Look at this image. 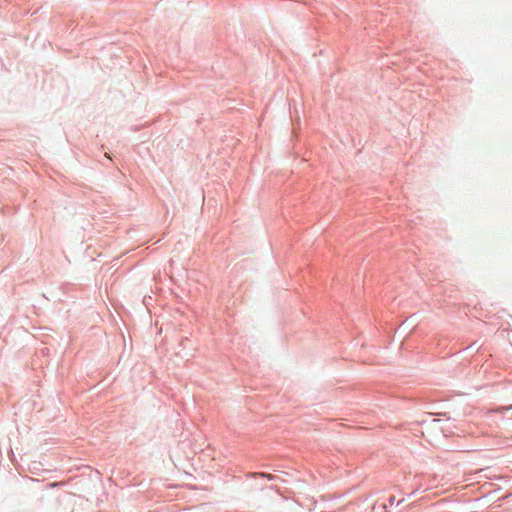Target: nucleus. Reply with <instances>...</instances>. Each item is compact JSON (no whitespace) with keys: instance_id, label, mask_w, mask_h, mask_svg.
<instances>
[{"instance_id":"obj_1","label":"nucleus","mask_w":512,"mask_h":512,"mask_svg":"<svg viewBox=\"0 0 512 512\" xmlns=\"http://www.w3.org/2000/svg\"><path fill=\"white\" fill-rule=\"evenodd\" d=\"M260 476H262V477H266V478H267V479H269V480H271V479H273V478H274V476H273V475H271V474H264V473H261V474H260Z\"/></svg>"}]
</instances>
